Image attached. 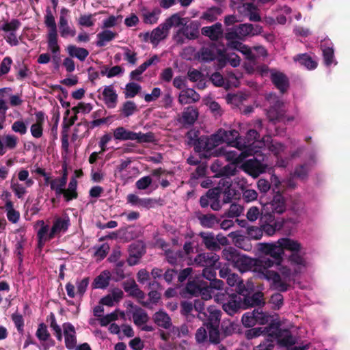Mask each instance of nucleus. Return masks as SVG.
I'll use <instances>...</instances> for the list:
<instances>
[{
    "label": "nucleus",
    "instance_id": "obj_61",
    "mask_svg": "<svg viewBox=\"0 0 350 350\" xmlns=\"http://www.w3.org/2000/svg\"><path fill=\"white\" fill-rule=\"evenodd\" d=\"M244 335L245 338L247 340H252L258 338L260 336L263 335L262 327H250V329L245 330Z\"/></svg>",
    "mask_w": 350,
    "mask_h": 350
},
{
    "label": "nucleus",
    "instance_id": "obj_34",
    "mask_svg": "<svg viewBox=\"0 0 350 350\" xmlns=\"http://www.w3.org/2000/svg\"><path fill=\"white\" fill-rule=\"evenodd\" d=\"M328 41H325L321 44L323 61L327 66H329L334 62V51L332 46L327 44Z\"/></svg>",
    "mask_w": 350,
    "mask_h": 350
},
{
    "label": "nucleus",
    "instance_id": "obj_52",
    "mask_svg": "<svg viewBox=\"0 0 350 350\" xmlns=\"http://www.w3.org/2000/svg\"><path fill=\"white\" fill-rule=\"evenodd\" d=\"M66 185V183L58 178H55L50 182L51 189L55 191L57 196L62 195L65 191Z\"/></svg>",
    "mask_w": 350,
    "mask_h": 350
},
{
    "label": "nucleus",
    "instance_id": "obj_64",
    "mask_svg": "<svg viewBox=\"0 0 350 350\" xmlns=\"http://www.w3.org/2000/svg\"><path fill=\"white\" fill-rule=\"evenodd\" d=\"M36 335L40 340H47L50 336V334L47 330L46 325L44 323L39 324Z\"/></svg>",
    "mask_w": 350,
    "mask_h": 350
},
{
    "label": "nucleus",
    "instance_id": "obj_9",
    "mask_svg": "<svg viewBox=\"0 0 350 350\" xmlns=\"http://www.w3.org/2000/svg\"><path fill=\"white\" fill-rule=\"evenodd\" d=\"M146 253V247L142 242L133 243L129 245L127 262L130 266L138 264L140 258Z\"/></svg>",
    "mask_w": 350,
    "mask_h": 350
},
{
    "label": "nucleus",
    "instance_id": "obj_19",
    "mask_svg": "<svg viewBox=\"0 0 350 350\" xmlns=\"http://www.w3.org/2000/svg\"><path fill=\"white\" fill-rule=\"evenodd\" d=\"M196 217L200 224L206 228H213L220 223V219L213 213L204 214L201 212L196 213Z\"/></svg>",
    "mask_w": 350,
    "mask_h": 350
},
{
    "label": "nucleus",
    "instance_id": "obj_59",
    "mask_svg": "<svg viewBox=\"0 0 350 350\" xmlns=\"http://www.w3.org/2000/svg\"><path fill=\"white\" fill-rule=\"evenodd\" d=\"M308 167L307 164L300 165L295 169L293 176L301 180H306L308 178Z\"/></svg>",
    "mask_w": 350,
    "mask_h": 350
},
{
    "label": "nucleus",
    "instance_id": "obj_18",
    "mask_svg": "<svg viewBox=\"0 0 350 350\" xmlns=\"http://www.w3.org/2000/svg\"><path fill=\"white\" fill-rule=\"evenodd\" d=\"M300 252H294L288 256V262L291 266L295 267L293 273L297 275L302 271V269L307 266V261Z\"/></svg>",
    "mask_w": 350,
    "mask_h": 350
},
{
    "label": "nucleus",
    "instance_id": "obj_37",
    "mask_svg": "<svg viewBox=\"0 0 350 350\" xmlns=\"http://www.w3.org/2000/svg\"><path fill=\"white\" fill-rule=\"evenodd\" d=\"M110 276L109 272L105 271L97 276L92 284L94 288H105L109 284Z\"/></svg>",
    "mask_w": 350,
    "mask_h": 350
},
{
    "label": "nucleus",
    "instance_id": "obj_29",
    "mask_svg": "<svg viewBox=\"0 0 350 350\" xmlns=\"http://www.w3.org/2000/svg\"><path fill=\"white\" fill-rule=\"evenodd\" d=\"M180 33L189 40L196 39L199 36L198 26L193 23H190L189 25H185L178 31L177 36Z\"/></svg>",
    "mask_w": 350,
    "mask_h": 350
},
{
    "label": "nucleus",
    "instance_id": "obj_12",
    "mask_svg": "<svg viewBox=\"0 0 350 350\" xmlns=\"http://www.w3.org/2000/svg\"><path fill=\"white\" fill-rule=\"evenodd\" d=\"M223 310L229 315L237 313L239 309L243 308L242 298L236 294L228 296L227 301L223 304Z\"/></svg>",
    "mask_w": 350,
    "mask_h": 350
},
{
    "label": "nucleus",
    "instance_id": "obj_23",
    "mask_svg": "<svg viewBox=\"0 0 350 350\" xmlns=\"http://www.w3.org/2000/svg\"><path fill=\"white\" fill-rule=\"evenodd\" d=\"M199 236L202 239V243L208 250L217 252L221 250V247L219 245L213 232H201Z\"/></svg>",
    "mask_w": 350,
    "mask_h": 350
},
{
    "label": "nucleus",
    "instance_id": "obj_62",
    "mask_svg": "<svg viewBox=\"0 0 350 350\" xmlns=\"http://www.w3.org/2000/svg\"><path fill=\"white\" fill-rule=\"evenodd\" d=\"M243 210V208L241 205L234 203L230 205L225 215L228 217H237L242 213Z\"/></svg>",
    "mask_w": 350,
    "mask_h": 350
},
{
    "label": "nucleus",
    "instance_id": "obj_47",
    "mask_svg": "<svg viewBox=\"0 0 350 350\" xmlns=\"http://www.w3.org/2000/svg\"><path fill=\"white\" fill-rule=\"evenodd\" d=\"M160 14L159 8H154L152 12H144L142 14L143 21L146 24H155L158 21Z\"/></svg>",
    "mask_w": 350,
    "mask_h": 350
},
{
    "label": "nucleus",
    "instance_id": "obj_53",
    "mask_svg": "<svg viewBox=\"0 0 350 350\" xmlns=\"http://www.w3.org/2000/svg\"><path fill=\"white\" fill-rule=\"evenodd\" d=\"M241 321L244 327L250 328L256 325L255 320V313L254 310L244 313L241 318Z\"/></svg>",
    "mask_w": 350,
    "mask_h": 350
},
{
    "label": "nucleus",
    "instance_id": "obj_26",
    "mask_svg": "<svg viewBox=\"0 0 350 350\" xmlns=\"http://www.w3.org/2000/svg\"><path fill=\"white\" fill-rule=\"evenodd\" d=\"M152 319L155 324L164 329H169L172 325L171 318L167 312L163 310L157 312Z\"/></svg>",
    "mask_w": 350,
    "mask_h": 350
},
{
    "label": "nucleus",
    "instance_id": "obj_41",
    "mask_svg": "<svg viewBox=\"0 0 350 350\" xmlns=\"http://www.w3.org/2000/svg\"><path fill=\"white\" fill-rule=\"evenodd\" d=\"M254 286L252 282L244 284L243 280H239L235 285V291L239 295L244 297L246 294H251L254 291Z\"/></svg>",
    "mask_w": 350,
    "mask_h": 350
},
{
    "label": "nucleus",
    "instance_id": "obj_48",
    "mask_svg": "<svg viewBox=\"0 0 350 350\" xmlns=\"http://www.w3.org/2000/svg\"><path fill=\"white\" fill-rule=\"evenodd\" d=\"M222 10L219 7H212L203 13L202 18L209 22H213L217 20V16L221 15Z\"/></svg>",
    "mask_w": 350,
    "mask_h": 350
},
{
    "label": "nucleus",
    "instance_id": "obj_1",
    "mask_svg": "<svg viewBox=\"0 0 350 350\" xmlns=\"http://www.w3.org/2000/svg\"><path fill=\"white\" fill-rule=\"evenodd\" d=\"M225 258L230 262L240 272L253 271L258 273V277L272 282L273 287L280 292H286L288 285L281 281L280 274L269 269L271 265L267 258H252L241 254L237 249L230 247L223 252Z\"/></svg>",
    "mask_w": 350,
    "mask_h": 350
},
{
    "label": "nucleus",
    "instance_id": "obj_22",
    "mask_svg": "<svg viewBox=\"0 0 350 350\" xmlns=\"http://www.w3.org/2000/svg\"><path fill=\"white\" fill-rule=\"evenodd\" d=\"M103 96L105 104L108 108H115L118 102V94L113 85L105 86L103 91Z\"/></svg>",
    "mask_w": 350,
    "mask_h": 350
},
{
    "label": "nucleus",
    "instance_id": "obj_33",
    "mask_svg": "<svg viewBox=\"0 0 350 350\" xmlns=\"http://www.w3.org/2000/svg\"><path fill=\"white\" fill-rule=\"evenodd\" d=\"M169 33V31L163 25L160 24L157 27L154 29L150 33V42L152 44H157L161 40L165 39Z\"/></svg>",
    "mask_w": 350,
    "mask_h": 350
},
{
    "label": "nucleus",
    "instance_id": "obj_57",
    "mask_svg": "<svg viewBox=\"0 0 350 350\" xmlns=\"http://www.w3.org/2000/svg\"><path fill=\"white\" fill-rule=\"evenodd\" d=\"M247 234L252 239L258 240L261 239L263 235L261 226L260 227L248 226L247 228Z\"/></svg>",
    "mask_w": 350,
    "mask_h": 350
},
{
    "label": "nucleus",
    "instance_id": "obj_44",
    "mask_svg": "<svg viewBox=\"0 0 350 350\" xmlns=\"http://www.w3.org/2000/svg\"><path fill=\"white\" fill-rule=\"evenodd\" d=\"M138 111L137 105L131 100L126 101L123 103L122 108L120 109L121 114L124 118H128L133 115Z\"/></svg>",
    "mask_w": 350,
    "mask_h": 350
},
{
    "label": "nucleus",
    "instance_id": "obj_43",
    "mask_svg": "<svg viewBox=\"0 0 350 350\" xmlns=\"http://www.w3.org/2000/svg\"><path fill=\"white\" fill-rule=\"evenodd\" d=\"M44 24L49 28L48 33H57L55 17L53 15V13L49 7H48L46 10V15L44 16Z\"/></svg>",
    "mask_w": 350,
    "mask_h": 350
},
{
    "label": "nucleus",
    "instance_id": "obj_38",
    "mask_svg": "<svg viewBox=\"0 0 350 350\" xmlns=\"http://www.w3.org/2000/svg\"><path fill=\"white\" fill-rule=\"evenodd\" d=\"M133 322L137 326H140L148 321V314L139 307H135L133 313Z\"/></svg>",
    "mask_w": 350,
    "mask_h": 350
},
{
    "label": "nucleus",
    "instance_id": "obj_63",
    "mask_svg": "<svg viewBox=\"0 0 350 350\" xmlns=\"http://www.w3.org/2000/svg\"><path fill=\"white\" fill-rule=\"evenodd\" d=\"M118 310H116L114 312L110 314L101 317V318L99 319L100 325L102 327H105L111 322L116 321L118 318Z\"/></svg>",
    "mask_w": 350,
    "mask_h": 350
},
{
    "label": "nucleus",
    "instance_id": "obj_16",
    "mask_svg": "<svg viewBox=\"0 0 350 350\" xmlns=\"http://www.w3.org/2000/svg\"><path fill=\"white\" fill-rule=\"evenodd\" d=\"M271 80L273 85L282 94L285 93L289 88L288 78L281 72H273L271 74Z\"/></svg>",
    "mask_w": 350,
    "mask_h": 350
},
{
    "label": "nucleus",
    "instance_id": "obj_8",
    "mask_svg": "<svg viewBox=\"0 0 350 350\" xmlns=\"http://www.w3.org/2000/svg\"><path fill=\"white\" fill-rule=\"evenodd\" d=\"M262 210H264V212L272 213L273 215L275 213L282 214L286 210V199L281 193L278 191L272 200L265 204Z\"/></svg>",
    "mask_w": 350,
    "mask_h": 350
},
{
    "label": "nucleus",
    "instance_id": "obj_7",
    "mask_svg": "<svg viewBox=\"0 0 350 350\" xmlns=\"http://www.w3.org/2000/svg\"><path fill=\"white\" fill-rule=\"evenodd\" d=\"M221 189L219 187L209 189L204 195L200 198V205L202 208H207L208 206L213 211H218L222 207L220 197Z\"/></svg>",
    "mask_w": 350,
    "mask_h": 350
},
{
    "label": "nucleus",
    "instance_id": "obj_51",
    "mask_svg": "<svg viewBox=\"0 0 350 350\" xmlns=\"http://www.w3.org/2000/svg\"><path fill=\"white\" fill-rule=\"evenodd\" d=\"M254 312L255 313L256 324L265 325L269 323L271 316L262 312L260 308H255Z\"/></svg>",
    "mask_w": 350,
    "mask_h": 350
},
{
    "label": "nucleus",
    "instance_id": "obj_14",
    "mask_svg": "<svg viewBox=\"0 0 350 350\" xmlns=\"http://www.w3.org/2000/svg\"><path fill=\"white\" fill-rule=\"evenodd\" d=\"M70 226V219L68 216L64 218L57 217L53 221L52 228L48 234L49 239H53L56 234L60 232H65Z\"/></svg>",
    "mask_w": 350,
    "mask_h": 350
},
{
    "label": "nucleus",
    "instance_id": "obj_55",
    "mask_svg": "<svg viewBox=\"0 0 350 350\" xmlns=\"http://www.w3.org/2000/svg\"><path fill=\"white\" fill-rule=\"evenodd\" d=\"M267 146L269 150L277 157H278L281 152H284L285 150L284 145L275 140H271V142L267 144Z\"/></svg>",
    "mask_w": 350,
    "mask_h": 350
},
{
    "label": "nucleus",
    "instance_id": "obj_28",
    "mask_svg": "<svg viewBox=\"0 0 350 350\" xmlns=\"http://www.w3.org/2000/svg\"><path fill=\"white\" fill-rule=\"evenodd\" d=\"M262 329L263 335L277 339L283 329L281 328V324L279 321H271L267 326L262 327Z\"/></svg>",
    "mask_w": 350,
    "mask_h": 350
},
{
    "label": "nucleus",
    "instance_id": "obj_39",
    "mask_svg": "<svg viewBox=\"0 0 350 350\" xmlns=\"http://www.w3.org/2000/svg\"><path fill=\"white\" fill-rule=\"evenodd\" d=\"M165 256L167 262L174 265L178 263V260L183 259L185 255L181 250L174 251L169 249L165 251Z\"/></svg>",
    "mask_w": 350,
    "mask_h": 350
},
{
    "label": "nucleus",
    "instance_id": "obj_27",
    "mask_svg": "<svg viewBox=\"0 0 350 350\" xmlns=\"http://www.w3.org/2000/svg\"><path fill=\"white\" fill-rule=\"evenodd\" d=\"M278 344L282 347H288L294 345L296 342L290 330L283 329L281 334L277 338Z\"/></svg>",
    "mask_w": 350,
    "mask_h": 350
},
{
    "label": "nucleus",
    "instance_id": "obj_25",
    "mask_svg": "<svg viewBox=\"0 0 350 350\" xmlns=\"http://www.w3.org/2000/svg\"><path fill=\"white\" fill-rule=\"evenodd\" d=\"M278 243L280 244L282 250H288L293 254L294 252H300L302 249L301 244L296 241L290 238H282L278 241Z\"/></svg>",
    "mask_w": 350,
    "mask_h": 350
},
{
    "label": "nucleus",
    "instance_id": "obj_2",
    "mask_svg": "<svg viewBox=\"0 0 350 350\" xmlns=\"http://www.w3.org/2000/svg\"><path fill=\"white\" fill-rule=\"evenodd\" d=\"M198 133L190 131L187 132V137L189 139L188 144L194 147V150L200 153L201 158H210L211 156H216L214 149L217 146L215 139H213V134L211 137L202 135L198 137Z\"/></svg>",
    "mask_w": 350,
    "mask_h": 350
},
{
    "label": "nucleus",
    "instance_id": "obj_36",
    "mask_svg": "<svg viewBox=\"0 0 350 350\" xmlns=\"http://www.w3.org/2000/svg\"><path fill=\"white\" fill-rule=\"evenodd\" d=\"M59 29L62 38H66L68 36L73 37L76 35L75 29L70 27L67 18H63V16L59 17Z\"/></svg>",
    "mask_w": 350,
    "mask_h": 350
},
{
    "label": "nucleus",
    "instance_id": "obj_11",
    "mask_svg": "<svg viewBox=\"0 0 350 350\" xmlns=\"http://www.w3.org/2000/svg\"><path fill=\"white\" fill-rule=\"evenodd\" d=\"M123 288L126 293H129L130 296L137 298L143 306H148L149 302L142 301L145 297V294L139 288L135 280L124 282L123 283Z\"/></svg>",
    "mask_w": 350,
    "mask_h": 350
},
{
    "label": "nucleus",
    "instance_id": "obj_10",
    "mask_svg": "<svg viewBox=\"0 0 350 350\" xmlns=\"http://www.w3.org/2000/svg\"><path fill=\"white\" fill-rule=\"evenodd\" d=\"M242 169L247 174L256 178L265 172L266 165L256 159H248L242 165Z\"/></svg>",
    "mask_w": 350,
    "mask_h": 350
},
{
    "label": "nucleus",
    "instance_id": "obj_6",
    "mask_svg": "<svg viewBox=\"0 0 350 350\" xmlns=\"http://www.w3.org/2000/svg\"><path fill=\"white\" fill-rule=\"evenodd\" d=\"M260 220L262 232L269 237L280 230L286 221L283 217H275L272 213L264 212V210L261 211Z\"/></svg>",
    "mask_w": 350,
    "mask_h": 350
},
{
    "label": "nucleus",
    "instance_id": "obj_17",
    "mask_svg": "<svg viewBox=\"0 0 350 350\" xmlns=\"http://www.w3.org/2000/svg\"><path fill=\"white\" fill-rule=\"evenodd\" d=\"M219 256L213 252L202 253L197 255L194 259L195 262L203 267H215L219 260Z\"/></svg>",
    "mask_w": 350,
    "mask_h": 350
},
{
    "label": "nucleus",
    "instance_id": "obj_4",
    "mask_svg": "<svg viewBox=\"0 0 350 350\" xmlns=\"http://www.w3.org/2000/svg\"><path fill=\"white\" fill-rule=\"evenodd\" d=\"M269 100L271 105L267 110V116L270 122L273 123L280 122H286L294 120L293 116L287 117L286 116L284 103L282 100H280L275 96L273 98L270 96Z\"/></svg>",
    "mask_w": 350,
    "mask_h": 350
},
{
    "label": "nucleus",
    "instance_id": "obj_24",
    "mask_svg": "<svg viewBox=\"0 0 350 350\" xmlns=\"http://www.w3.org/2000/svg\"><path fill=\"white\" fill-rule=\"evenodd\" d=\"M199 59L203 62H210L216 59V45L211 44L202 46L198 52Z\"/></svg>",
    "mask_w": 350,
    "mask_h": 350
},
{
    "label": "nucleus",
    "instance_id": "obj_45",
    "mask_svg": "<svg viewBox=\"0 0 350 350\" xmlns=\"http://www.w3.org/2000/svg\"><path fill=\"white\" fill-rule=\"evenodd\" d=\"M198 116V112L196 109L193 107H188L183 113V120L185 124H193L197 120Z\"/></svg>",
    "mask_w": 350,
    "mask_h": 350
},
{
    "label": "nucleus",
    "instance_id": "obj_58",
    "mask_svg": "<svg viewBox=\"0 0 350 350\" xmlns=\"http://www.w3.org/2000/svg\"><path fill=\"white\" fill-rule=\"evenodd\" d=\"M21 23L18 19H12L10 22L5 23L0 29L5 32H14L21 26Z\"/></svg>",
    "mask_w": 350,
    "mask_h": 350
},
{
    "label": "nucleus",
    "instance_id": "obj_50",
    "mask_svg": "<svg viewBox=\"0 0 350 350\" xmlns=\"http://www.w3.org/2000/svg\"><path fill=\"white\" fill-rule=\"evenodd\" d=\"M241 40H244L246 37L252 36L253 25L251 23H243L237 25Z\"/></svg>",
    "mask_w": 350,
    "mask_h": 350
},
{
    "label": "nucleus",
    "instance_id": "obj_21",
    "mask_svg": "<svg viewBox=\"0 0 350 350\" xmlns=\"http://www.w3.org/2000/svg\"><path fill=\"white\" fill-rule=\"evenodd\" d=\"M200 99V96L193 89L187 88L183 90L178 96V102L181 105L190 104L198 102Z\"/></svg>",
    "mask_w": 350,
    "mask_h": 350
},
{
    "label": "nucleus",
    "instance_id": "obj_3",
    "mask_svg": "<svg viewBox=\"0 0 350 350\" xmlns=\"http://www.w3.org/2000/svg\"><path fill=\"white\" fill-rule=\"evenodd\" d=\"M213 139H215L217 146L223 143H226L231 146L235 147L239 150H243L240 155L235 158L234 160L237 161V159L240 156L245 157L248 155L252 154L251 152H247L248 145L245 143L241 142V138L239 137V133L237 130H225L219 129L215 133L213 134Z\"/></svg>",
    "mask_w": 350,
    "mask_h": 350
},
{
    "label": "nucleus",
    "instance_id": "obj_54",
    "mask_svg": "<svg viewBox=\"0 0 350 350\" xmlns=\"http://www.w3.org/2000/svg\"><path fill=\"white\" fill-rule=\"evenodd\" d=\"M221 317V312L217 310L210 311V316L208 319L206 327H219Z\"/></svg>",
    "mask_w": 350,
    "mask_h": 350
},
{
    "label": "nucleus",
    "instance_id": "obj_56",
    "mask_svg": "<svg viewBox=\"0 0 350 350\" xmlns=\"http://www.w3.org/2000/svg\"><path fill=\"white\" fill-rule=\"evenodd\" d=\"M125 90V97L133 98L139 92L141 86L136 83L131 82L126 85Z\"/></svg>",
    "mask_w": 350,
    "mask_h": 350
},
{
    "label": "nucleus",
    "instance_id": "obj_30",
    "mask_svg": "<svg viewBox=\"0 0 350 350\" xmlns=\"http://www.w3.org/2000/svg\"><path fill=\"white\" fill-rule=\"evenodd\" d=\"M295 62H298L308 70H313L317 67L318 63L308 53L298 54L293 57Z\"/></svg>",
    "mask_w": 350,
    "mask_h": 350
},
{
    "label": "nucleus",
    "instance_id": "obj_60",
    "mask_svg": "<svg viewBox=\"0 0 350 350\" xmlns=\"http://www.w3.org/2000/svg\"><path fill=\"white\" fill-rule=\"evenodd\" d=\"M50 326L54 330L55 336L59 341L62 340V334L60 327L57 324L55 314L51 312L49 317Z\"/></svg>",
    "mask_w": 350,
    "mask_h": 350
},
{
    "label": "nucleus",
    "instance_id": "obj_13",
    "mask_svg": "<svg viewBox=\"0 0 350 350\" xmlns=\"http://www.w3.org/2000/svg\"><path fill=\"white\" fill-rule=\"evenodd\" d=\"M63 329L66 348L70 350L73 349L77 344L76 331L74 325L68 322L64 323Z\"/></svg>",
    "mask_w": 350,
    "mask_h": 350
},
{
    "label": "nucleus",
    "instance_id": "obj_40",
    "mask_svg": "<svg viewBox=\"0 0 350 350\" xmlns=\"http://www.w3.org/2000/svg\"><path fill=\"white\" fill-rule=\"evenodd\" d=\"M117 33L110 30H104L97 34L98 40L96 46L102 47L105 45L106 42H109L114 39Z\"/></svg>",
    "mask_w": 350,
    "mask_h": 350
},
{
    "label": "nucleus",
    "instance_id": "obj_49",
    "mask_svg": "<svg viewBox=\"0 0 350 350\" xmlns=\"http://www.w3.org/2000/svg\"><path fill=\"white\" fill-rule=\"evenodd\" d=\"M135 140L138 143H152L156 141V139L152 132H148L146 133L139 132L135 133Z\"/></svg>",
    "mask_w": 350,
    "mask_h": 350
},
{
    "label": "nucleus",
    "instance_id": "obj_31",
    "mask_svg": "<svg viewBox=\"0 0 350 350\" xmlns=\"http://www.w3.org/2000/svg\"><path fill=\"white\" fill-rule=\"evenodd\" d=\"M204 282L205 281L202 280H189L184 288V291L186 293L191 296L198 297L202 291V287L204 285Z\"/></svg>",
    "mask_w": 350,
    "mask_h": 350
},
{
    "label": "nucleus",
    "instance_id": "obj_5",
    "mask_svg": "<svg viewBox=\"0 0 350 350\" xmlns=\"http://www.w3.org/2000/svg\"><path fill=\"white\" fill-rule=\"evenodd\" d=\"M259 250L265 254V256L259 258H267L271 261V265L269 269L275 265H281L283 262L284 252L278 241L273 243H262L260 244Z\"/></svg>",
    "mask_w": 350,
    "mask_h": 350
},
{
    "label": "nucleus",
    "instance_id": "obj_20",
    "mask_svg": "<svg viewBox=\"0 0 350 350\" xmlns=\"http://www.w3.org/2000/svg\"><path fill=\"white\" fill-rule=\"evenodd\" d=\"M202 34L208 37L212 41H217L223 36L222 25L216 23L211 26L204 27L201 29Z\"/></svg>",
    "mask_w": 350,
    "mask_h": 350
},
{
    "label": "nucleus",
    "instance_id": "obj_42",
    "mask_svg": "<svg viewBox=\"0 0 350 350\" xmlns=\"http://www.w3.org/2000/svg\"><path fill=\"white\" fill-rule=\"evenodd\" d=\"M48 48L53 55H59L60 47L57 43V33H48L47 34Z\"/></svg>",
    "mask_w": 350,
    "mask_h": 350
},
{
    "label": "nucleus",
    "instance_id": "obj_35",
    "mask_svg": "<svg viewBox=\"0 0 350 350\" xmlns=\"http://www.w3.org/2000/svg\"><path fill=\"white\" fill-rule=\"evenodd\" d=\"M66 51L70 57H77L80 61H84L89 55L86 49L77 47L75 45H68Z\"/></svg>",
    "mask_w": 350,
    "mask_h": 350
},
{
    "label": "nucleus",
    "instance_id": "obj_15",
    "mask_svg": "<svg viewBox=\"0 0 350 350\" xmlns=\"http://www.w3.org/2000/svg\"><path fill=\"white\" fill-rule=\"evenodd\" d=\"M263 296V293L260 291H257L252 294H246L242 298L243 309L249 307L263 306L265 304Z\"/></svg>",
    "mask_w": 350,
    "mask_h": 350
},
{
    "label": "nucleus",
    "instance_id": "obj_32",
    "mask_svg": "<svg viewBox=\"0 0 350 350\" xmlns=\"http://www.w3.org/2000/svg\"><path fill=\"white\" fill-rule=\"evenodd\" d=\"M113 136L115 139L120 141L135 140V132L118 126L113 130Z\"/></svg>",
    "mask_w": 350,
    "mask_h": 350
},
{
    "label": "nucleus",
    "instance_id": "obj_46",
    "mask_svg": "<svg viewBox=\"0 0 350 350\" xmlns=\"http://www.w3.org/2000/svg\"><path fill=\"white\" fill-rule=\"evenodd\" d=\"M184 20V18L179 16L178 14H174L163 23V25L169 31L173 26L185 25V23H183Z\"/></svg>",
    "mask_w": 350,
    "mask_h": 350
}]
</instances>
